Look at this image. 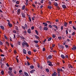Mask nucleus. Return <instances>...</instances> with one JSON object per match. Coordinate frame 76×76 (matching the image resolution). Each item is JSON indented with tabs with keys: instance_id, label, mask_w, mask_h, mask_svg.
<instances>
[{
	"instance_id": "31",
	"label": "nucleus",
	"mask_w": 76,
	"mask_h": 76,
	"mask_svg": "<svg viewBox=\"0 0 76 76\" xmlns=\"http://www.w3.org/2000/svg\"><path fill=\"white\" fill-rule=\"evenodd\" d=\"M25 6L24 5L23 6V7H22V10H24L25 9Z\"/></svg>"
},
{
	"instance_id": "44",
	"label": "nucleus",
	"mask_w": 76,
	"mask_h": 76,
	"mask_svg": "<svg viewBox=\"0 0 76 76\" xmlns=\"http://www.w3.org/2000/svg\"><path fill=\"white\" fill-rule=\"evenodd\" d=\"M46 22L47 23H49L50 25H51V23L50 22V21H47Z\"/></svg>"
},
{
	"instance_id": "45",
	"label": "nucleus",
	"mask_w": 76,
	"mask_h": 76,
	"mask_svg": "<svg viewBox=\"0 0 76 76\" xmlns=\"http://www.w3.org/2000/svg\"><path fill=\"white\" fill-rule=\"evenodd\" d=\"M16 0H12V1L13 2V3H15L16 2Z\"/></svg>"
},
{
	"instance_id": "36",
	"label": "nucleus",
	"mask_w": 76,
	"mask_h": 76,
	"mask_svg": "<svg viewBox=\"0 0 76 76\" xmlns=\"http://www.w3.org/2000/svg\"><path fill=\"white\" fill-rule=\"evenodd\" d=\"M12 71H9L8 72V73H9L10 75V73H12Z\"/></svg>"
},
{
	"instance_id": "29",
	"label": "nucleus",
	"mask_w": 76,
	"mask_h": 76,
	"mask_svg": "<svg viewBox=\"0 0 76 76\" xmlns=\"http://www.w3.org/2000/svg\"><path fill=\"white\" fill-rule=\"evenodd\" d=\"M9 69L10 70L12 71V69H13L12 68V67H10V68H9Z\"/></svg>"
},
{
	"instance_id": "4",
	"label": "nucleus",
	"mask_w": 76,
	"mask_h": 76,
	"mask_svg": "<svg viewBox=\"0 0 76 76\" xmlns=\"http://www.w3.org/2000/svg\"><path fill=\"white\" fill-rule=\"evenodd\" d=\"M23 54H26V51L25 49H23Z\"/></svg>"
},
{
	"instance_id": "2",
	"label": "nucleus",
	"mask_w": 76,
	"mask_h": 76,
	"mask_svg": "<svg viewBox=\"0 0 76 76\" xmlns=\"http://www.w3.org/2000/svg\"><path fill=\"white\" fill-rule=\"evenodd\" d=\"M47 63H49L48 64V65H49L50 66H53V64H52V62H50L49 61H48Z\"/></svg>"
},
{
	"instance_id": "25",
	"label": "nucleus",
	"mask_w": 76,
	"mask_h": 76,
	"mask_svg": "<svg viewBox=\"0 0 76 76\" xmlns=\"http://www.w3.org/2000/svg\"><path fill=\"white\" fill-rule=\"evenodd\" d=\"M25 45H26V47H28V43L26 42L25 43Z\"/></svg>"
},
{
	"instance_id": "5",
	"label": "nucleus",
	"mask_w": 76,
	"mask_h": 76,
	"mask_svg": "<svg viewBox=\"0 0 76 76\" xmlns=\"http://www.w3.org/2000/svg\"><path fill=\"white\" fill-rule=\"evenodd\" d=\"M27 32L28 34H31V29L29 28L28 29V30Z\"/></svg>"
},
{
	"instance_id": "14",
	"label": "nucleus",
	"mask_w": 76,
	"mask_h": 76,
	"mask_svg": "<svg viewBox=\"0 0 76 76\" xmlns=\"http://www.w3.org/2000/svg\"><path fill=\"white\" fill-rule=\"evenodd\" d=\"M21 15L22 17H23V18H25V14H24V13L23 12L21 13Z\"/></svg>"
},
{
	"instance_id": "1",
	"label": "nucleus",
	"mask_w": 76,
	"mask_h": 76,
	"mask_svg": "<svg viewBox=\"0 0 76 76\" xmlns=\"http://www.w3.org/2000/svg\"><path fill=\"white\" fill-rule=\"evenodd\" d=\"M22 28L23 29H28V26H27V25L26 24H25L24 26H22Z\"/></svg>"
},
{
	"instance_id": "16",
	"label": "nucleus",
	"mask_w": 76,
	"mask_h": 76,
	"mask_svg": "<svg viewBox=\"0 0 76 76\" xmlns=\"http://www.w3.org/2000/svg\"><path fill=\"white\" fill-rule=\"evenodd\" d=\"M44 30H45V31H47L48 30V28L47 27H44Z\"/></svg>"
},
{
	"instance_id": "8",
	"label": "nucleus",
	"mask_w": 76,
	"mask_h": 76,
	"mask_svg": "<svg viewBox=\"0 0 76 76\" xmlns=\"http://www.w3.org/2000/svg\"><path fill=\"white\" fill-rule=\"evenodd\" d=\"M52 26H53V27H54V28H56V30H58V27H57V26H56V25H52Z\"/></svg>"
},
{
	"instance_id": "6",
	"label": "nucleus",
	"mask_w": 76,
	"mask_h": 76,
	"mask_svg": "<svg viewBox=\"0 0 76 76\" xmlns=\"http://www.w3.org/2000/svg\"><path fill=\"white\" fill-rule=\"evenodd\" d=\"M20 9H19L17 11L18 14L19 15V14H20Z\"/></svg>"
},
{
	"instance_id": "3",
	"label": "nucleus",
	"mask_w": 76,
	"mask_h": 76,
	"mask_svg": "<svg viewBox=\"0 0 76 76\" xmlns=\"http://www.w3.org/2000/svg\"><path fill=\"white\" fill-rule=\"evenodd\" d=\"M57 72H55L53 73L52 74V76H57Z\"/></svg>"
},
{
	"instance_id": "35",
	"label": "nucleus",
	"mask_w": 76,
	"mask_h": 76,
	"mask_svg": "<svg viewBox=\"0 0 76 76\" xmlns=\"http://www.w3.org/2000/svg\"><path fill=\"white\" fill-rule=\"evenodd\" d=\"M10 76H13V74L12 73H11L10 74Z\"/></svg>"
},
{
	"instance_id": "22",
	"label": "nucleus",
	"mask_w": 76,
	"mask_h": 76,
	"mask_svg": "<svg viewBox=\"0 0 76 76\" xmlns=\"http://www.w3.org/2000/svg\"><path fill=\"white\" fill-rule=\"evenodd\" d=\"M54 6H58V4L57 2H55L54 3Z\"/></svg>"
},
{
	"instance_id": "43",
	"label": "nucleus",
	"mask_w": 76,
	"mask_h": 76,
	"mask_svg": "<svg viewBox=\"0 0 76 76\" xmlns=\"http://www.w3.org/2000/svg\"><path fill=\"white\" fill-rule=\"evenodd\" d=\"M4 37L6 39H7V37L6 36L4 35Z\"/></svg>"
},
{
	"instance_id": "53",
	"label": "nucleus",
	"mask_w": 76,
	"mask_h": 76,
	"mask_svg": "<svg viewBox=\"0 0 76 76\" xmlns=\"http://www.w3.org/2000/svg\"><path fill=\"white\" fill-rule=\"evenodd\" d=\"M65 57L66 58H69V57L68 56V55H66L65 56Z\"/></svg>"
},
{
	"instance_id": "50",
	"label": "nucleus",
	"mask_w": 76,
	"mask_h": 76,
	"mask_svg": "<svg viewBox=\"0 0 76 76\" xmlns=\"http://www.w3.org/2000/svg\"><path fill=\"white\" fill-rule=\"evenodd\" d=\"M18 45H20V42H18Z\"/></svg>"
},
{
	"instance_id": "48",
	"label": "nucleus",
	"mask_w": 76,
	"mask_h": 76,
	"mask_svg": "<svg viewBox=\"0 0 76 76\" xmlns=\"http://www.w3.org/2000/svg\"><path fill=\"white\" fill-rule=\"evenodd\" d=\"M49 26L50 27V28H53V26L51 25H49Z\"/></svg>"
},
{
	"instance_id": "34",
	"label": "nucleus",
	"mask_w": 76,
	"mask_h": 76,
	"mask_svg": "<svg viewBox=\"0 0 76 76\" xmlns=\"http://www.w3.org/2000/svg\"><path fill=\"white\" fill-rule=\"evenodd\" d=\"M0 45H3V42L1 41L0 40Z\"/></svg>"
},
{
	"instance_id": "61",
	"label": "nucleus",
	"mask_w": 76,
	"mask_h": 76,
	"mask_svg": "<svg viewBox=\"0 0 76 76\" xmlns=\"http://www.w3.org/2000/svg\"><path fill=\"white\" fill-rule=\"evenodd\" d=\"M65 47H66V48H67V47H69V46H68L67 45H65Z\"/></svg>"
},
{
	"instance_id": "62",
	"label": "nucleus",
	"mask_w": 76,
	"mask_h": 76,
	"mask_svg": "<svg viewBox=\"0 0 76 76\" xmlns=\"http://www.w3.org/2000/svg\"><path fill=\"white\" fill-rule=\"evenodd\" d=\"M1 57H4V55L3 54H1Z\"/></svg>"
},
{
	"instance_id": "7",
	"label": "nucleus",
	"mask_w": 76,
	"mask_h": 76,
	"mask_svg": "<svg viewBox=\"0 0 76 76\" xmlns=\"http://www.w3.org/2000/svg\"><path fill=\"white\" fill-rule=\"evenodd\" d=\"M24 73L26 76H29V75H28V74L27 72H24Z\"/></svg>"
},
{
	"instance_id": "13",
	"label": "nucleus",
	"mask_w": 76,
	"mask_h": 76,
	"mask_svg": "<svg viewBox=\"0 0 76 76\" xmlns=\"http://www.w3.org/2000/svg\"><path fill=\"white\" fill-rule=\"evenodd\" d=\"M0 28L3 30H4V26H1Z\"/></svg>"
},
{
	"instance_id": "18",
	"label": "nucleus",
	"mask_w": 76,
	"mask_h": 76,
	"mask_svg": "<svg viewBox=\"0 0 76 76\" xmlns=\"http://www.w3.org/2000/svg\"><path fill=\"white\" fill-rule=\"evenodd\" d=\"M64 25L65 27H66L67 26V23L65 22L64 23Z\"/></svg>"
},
{
	"instance_id": "21",
	"label": "nucleus",
	"mask_w": 76,
	"mask_h": 76,
	"mask_svg": "<svg viewBox=\"0 0 76 76\" xmlns=\"http://www.w3.org/2000/svg\"><path fill=\"white\" fill-rule=\"evenodd\" d=\"M34 42H35L36 44H38L39 42L38 40H34Z\"/></svg>"
},
{
	"instance_id": "54",
	"label": "nucleus",
	"mask_w": 76,
	"mask_h": 76,
	"mask_svg": "<svg viewBox=\"0 0 76 76\" xmlns=\"http://www.w3.org/2000/svg\"><path fill=\"white\" fill-rule=\"evenodd\" d=\"M75 34V32H73L72 34V35H74Z\"/></svg>"
},
{
	"instance_id": "9",
	"label": "nucleus",
	"mask_w": 76,
	"mask_h": 76,
	"mask_svg": "<svg viewBox=\"0 0 76 76\" xmlns=\"http://www.w3.org/2000/svg\"><path fill=\"white\" fill-rule=\"evenodd\" d=\"M61 58H63V59H64V58H65V57L64 56L63 54L61 55Z\"/></svg>"
},
{
	"instance_id": "15",
	"label": "nucleus",
	"mask_w": 76,
	"mask_h": 76,
	"mask_svg": "<svg viewBox=\"0 0 76 76\" xmlns=\"http://www.w3.org/2000/svg\"><path fill=\"white\" fill-rule=\"evenodd\" d=\"M30 69H34V66L33 65H31L30 66Z\"/></svg>"
},
{
	"instance_id": "32",
	"label": "nucleus",
	"mask_w": 76,
	"mask_h": 76,
	"mask_svg": "<svg viewBox=\"0 0 76 76\" xmlns=\"http://www.w3.org/2000/svg\"><path fill=\"white\" fill-rule=\"evenodd\" d=\"M48 9H51V8H52V7L51 6H49L48 7Z\"/></svg>"
},
{
	"instance_id": "37",
	"label": "nucleus",
	"mask_w": 76,
	"mask_h": 76,
	"mask_svg": "<svg viewBox=\"0 0 76 76\" xmlns=\"http://www.w3.org/2000/svg\"><path fill=\"white\" fill-rule=\"evenodd\" d=\"M52 37L53 38H54L56 37V35L54 34H53L52 35Z\"/></svg>"
},
{
	"instance_id": "59",
	"label": "nucleus",
	"mask_w": 76,
	"mask_h": 76,
	"mask_svg": "<svg viewBox=\"0 0 76 76\" xmlns=\"http://www.w3.org/2000/svg\"><path fill=\"white\" fill-rule=\"evenodd\" d=\"M20 38L22 39H24V38L23 37H21Z\"/></svg>"
},
{
	"instance_id": "46",
	"label": "nucleus",
	"mask_w": 76,
	"mask_h": 76,
	"mask_svg": "<svg viewBox=\"0 0 76 76\" xmlns=\"http://www.w3.org/2000/svg\"><path fill=\"white\" fill-rule=\"evenodd\" d=\"M13 33H14V34H16V31L15 30H14L13 31Z\"/></svg>"
},
{
	"instance_id": "63",
	"label": "nucleus",
	"mask_w": 76,
	"mask_h": 76,
	"mask_svg": "<svg viewBox=\"0 0 76 76\" xmlns=\"http://www.w3.org/2000/svg\"><path fill=\"white\" fill-rule=\"evenodd\" d=\"M58 39H61V37H58Z\"/></svg>"
},
{
	"instance_id": "58",
	"label": "nucleus",
	"mask_w": 76,
	"mask_h": 76,
	"mask_svg": "<svg viewBox=\"0 0 76 76\" xmlns=\"http://www.w3.org/2000/svg\"><path fill=\"white\" fill-rule=\"evenodd\" d=\"M66 34H68V31H67V30H66Z\"/></svg>"
},
{
	"instance_id": "23",
	"label": "nucleus",
	"mask_w": 76,
	"mask_h": 76,
	"mask_svg": "<svg viewBox=\"0 0 76 76\" xmlns=\"http://www.w3.org/2000/svg\"><path fill=\"white\" fill-rule=\"evenodd\" d=\"M35 32L36 34H37V35H38V31H37V30H35Z\"/></svg>"
},
{
	"instance_id": "40",
	"label": "nucleus",
	"mask_w": 76,
	"mask_h": 76,
	"mask_svg": "<svg viewBox=\"0 0 76 76\" xmlns=\"http://www.w3.org/2000/svg\"><path fill=\"white\" fill-rule=\"evenodd\" d=\"M19 3V2L18 1H17L16 2V4H18Z\"/></svg>"
},
{
	"instance_id": "39",
	"label": "nucleus",
	"mask_w": 76,
	"mask_h": 76,
	"mask_svg": "<svg viewBox=\"0 0 76 76\" xmlns=\"http://www.w3.org/2000/svg\"><path fill=\"white\" fill-rule=\"evenodd\" d=\"M28 54H29V55H31V52L29 51L28 52Z\"/></svg>"
},
{
	"instance_id": "19",
	"label": "nucleus",
	"mask_w": 76,
	"mask_h": 76,
	"mask_svg": "<svg viewBox=\"0 0 76 76\" xmlns=\"http://www.w3.org/2000/svg\"><path fill=\"white\" fill-rule=\"evenodd\" d=\"M6 44L7 46H9L10 45L9 43H8V42H6Z\"/></svg>"
},
{
	"instance_id": "57",
	"label": "nucleus",
	"mask_w": 76,
	"mask_h": 76,
	"mask_svg": "<svg viewBox=\"0 0 76 76\" xmlns=\"http://www.w3.org/2000/svg\"><path fill=\"white\" fill-rule=\"evenodd\" d=\"M31 29L33 30V29H34V26H33L31 27Z\"/></svg>"
},
{
	"instance_id": "20",
	"label": "nucleus",
	"mask_w": 76,
	"mask_h": 76,
	"mask_svg": "<svg viewBox=\"0 0 76 76\" xmlns=\"http://www.w3.org/2000/svg\"><path fill=\"white\" fill-rule=\"evenodd\" d=\"M22 46L23 47H25V43H24V42H22Z\"/></svg>"
},
{
	"instance_id": "27",
	"label": "nucleus",
	"mask_w": 76,
	"mask_h": 76,
	"mask_svg": "<svg viewBox=\"0 0 76 76\" xmlns=\"http://www.w3.org/2000/svg\"><path fill=\"white\" fill-rule=\"evenodd\" d=\"M76 47H73V48H72V50H76Z\"/></svg>"
},
{
	"instance_id": "11",
	"label": "nucleus",
	"mask_w": 76,
	"mask_h": 76,
	"mask_svg": "<svg viewBox=\"0 0 76 76\" xmlns=\"http://www.w3.org/2000/svg\"><path fill=\"white\" fill-rule=\"evenodd\" d=\"M35 70L34 69H32L31 71H30V73H33L34 72Z\"/></svg>"
},
{
	"instance_id": "42",
	"label": "nucleus",
	"mask_w": 76,
	"mask_h": 76,
	"mask_svg": "<svg viewBox=\"0 0 76 76\" xmlns=\"http://www.w3.org/2000/svg\"><path fill=\"white\" fill-rule=\"evenodd\" d=\"M58 76H61V75H60V72H58Z\"/></svg>"
},
{
	"instance_id": "28",
	"label": "nucleus",
	"mask_w": 76,
	"mask_h": 76,
	"mask_svg": "<svg viewBox=\"0 0 76 76\" xmlns=\"http://www.w3.org/2000/svg\"><path fill=\"white\" fill-rule=\"evenodd\" d=\"M52 58V56L51 55H50L49 56H48V58L50 59V58Z\"/></svg>"
},
{
	"instance_id": "60",
	"label": "nucleus",
	"mask_w": 76,
	"mask_h": 76,
	"mask_svg": "<svg viewBox=\"0 0 76 76\" xmlns=\"http://www.w3.org/2000/svg\"><path fill=\"white\" fill-rule=\"evenodd\" d=\"M14 54H16L17 52H16V50H14Z\"/></svg>"
},
{
	"instance_id": "47",
	"label": "nucleus",
	"mask_w": 76,
	"mask_h": 76,
	"mask_svg": "<svg viewBox=\"0 0 76 76\" xmlns=\"http://www.w3.org/2000/svg\"><path fill=\"white\" fill-rule=\"evenodd\" d=\"M57 71H58V72H60V69H57Z\"/></svg>"
},
{
	"instance_id": "38",
	"label": "nucleus",
	"mask_w": 76,
	"mask_h": 76,
	"mask_svg": "<svg viewBox=\"0 0 76 76\" xmlns=\"http://www.w3.org/2000/svg\"><path fill=\"white\" fill-rule=\"evenodd\" d=\"M1 73L2 75H4V71H2L1 72Z\"/></svg>"
},
{
	"instance_id": "49",
	"label": "nucleus",
	"mask_w": 76,
	"mask_h": 76,
	"mask_svg": "<svg viewBox=\"0 0 76 76\" xmlns=\"http://www.w3.org/2000/svg\"><path fill=\"white\" fill-rule=\"evenodd\" d=\"M27 63L28 66H29V65H31V64H29V62L28 61L27 62Z\"/></svg>"
},
{
	"instance_id": "26",
	"label": "nucleus",
	"mask_w": 76,
	"mask_h": 76,
	"mask_svg": "<svg viewBox=\"0 0 76 76\" xmlns=\"http://www.w3.org/2000/svg\"><path fill=\"white\" fill-rule=\"evenodd\" d=\"M52 39V38H51V37H50V38H49L48 39V41H51V40Z\"/></svg>"
},
{
	"instance_id": "55",
	"label": "nucleus",
	"mask_w": 76,
	"mask_h": 76,
	"mask_svg": "<svg viewBox=\"0 0 76 76\" xmlns=\"http://www.w3.org/2000/svg\"><path fill=\"white\" fill-rule=\"evenodd\" d=\"M60 72H63V69H60Z\"/></svg>"
},
{
	"instance_id": "33",
	"label": "nucleus",
	"mask_w": 76,
	"mask_h": 76,
	"mask_svg": "<svg viewBox=\"0 0 76 76\" xmlns=\"http://www.w3.org/2000/svg\"><path fill=\"white\" fill-rule=\"evenodd\" d=\"M10 45L11 47H12V48H13L14 46H13V44H12L11 43H10Z\"/></svg>"
},
{
	"instance_id": "56",
	"label": "nucleus",
	"mask_w": 76,
	"mask_h": 76,
	"mask_svg": "<svg viewBox=\"0 0 76 76\" xmlns=\"http://www.w3.org/2000/svg\"><path fill=\"white\" fill-rule=\"evenodd\" d=\"M73 28L74 29V30H76V28H75V26H73Z\"/></svg>"
},
{
	"instance_id": "17",
	"label": "nucleus",
	"mask_w": 76,
	"mask_h": 76,
	"mask_svg": "<svg viewBox=\"0 0 76 76\" xmlns=\"http://www.w3.org/2000/svg\"><path fill=\"white\" fill-rule=\"evenodd\" d=\"M62 6L64 9H66V6L65 5H63Z\"/></svg>"
},
{
	"instance_id": "41",
	"label": "nucleus",
	"mask_w": 76,
	"mask_h": 76,
	"mask_svg": "<svg viewBox=\"0 0 76 76\" xmlns=\"http://www.w3.org/2000/svg\"><path fill=\"white\" fill-rule=\"evenodd\" d=\"M35 37L36 38H39V37L37 35H35Z\"/></svg>"
},
{
	"instance_id": "51",
	"label": "nucleus",
	"mask_w": 76,
	"mask_h": 76,
	"mask_svg": "<svg viewBox=\"0 0 76 76\" xmlns=\"http://www.w3.org/2000/svg\"><path fill=\"white\" fill-rule=\"evenodd\" d=\"M29 20L30 22H31V19L30 17H29Z\"/></svg>"
},
{
	"instance_id": "10",
	"label": "nucleus",
	"mask_w": 76,
	"mask_h": 76,
	"mask_svg": "<svg viewBox=\"0 0 76 76\" xmlns=\"http://www.w3.org/2000/svg\"><path fill=\"white\" fill-rule=\"evenodd\" d=\"M8 26H9L10 27H12V24L10 23H8Z\"/></svg>"
},
{
	"instance_id": "52",
	"label": "nucleus",
	"mask_w": 76,
	"mask_h": 76,
	"mask_svg": "<svg viewBox=\"0 0 76 76\" xmlns=\"http://www.w3.org/2000/svg\"><path fill=\"white\" fill-rule=\"evenodd\" d=\"M61 30H63V26H61Z\"/></svg>"
},
{
	"instance_id": "12",
	"label": "nucleus",
	"mask_w": 76,
	"mask_h": 76,
	"mask_svg": "<svg viewBox=\"0 0 76 76\" xmlns=\"http://www.w3.org/2000/svg\"><path fill=\"white\" fill-rule=\"evenodd\" d=\"M43 25H45L44 26H47V25H48V24H47L46 23H43Z\"/></svg>"
},
{
	"instance_id": "30",
	"label": "nucleus",
	"mask_w": 76,
	"mask_h": 76,
	"mask_svg": "<svg viewBox=\"0 0 76 76\" xmlns=\"http://www.w3.org/2000/svg\"><path fill=\"white\" fill-rule=\"evenodd\" d=\"M16 30L17 32H19V29H18V27H16Z\"/></svg>"
},
{
	"instance_id": "24",
	"label": "nucleus",
	"mask_w": 76,
	"mask_h": 76,
	"mask_svg": "<svg viewBox=\"0 0 76 76\" xmlns=\"http://www.w3.org/2000/svg\"><path fill=\"white\" fill-rule=\"evenodd\" d=\"M45 70L48 73V72H49V69H45Z\"/></svg>"
},
{
	"instance_id": "64",
	"label": "nucleus",
	"mask_w": 76,
	"mask_h": 76,
	"mask_svg": "<svg viewBox=\"0 0 76 76\" xmlns=\"http://www.w3.org/2000/svg\"><path fill=\"white\" fill-rule=\"evenodd\" d=\"M43 0H42L41 1V3H43Z\"/></svg>"
}]
</instances>
